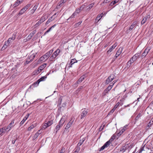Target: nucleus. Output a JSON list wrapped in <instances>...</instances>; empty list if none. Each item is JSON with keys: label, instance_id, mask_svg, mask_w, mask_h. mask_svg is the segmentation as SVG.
I'll return each instance as SVG.
<instances>
[{"label": "nucleus", "instance_id": "7ed1b4c3", "mask_svg": "<svg viewBox=\"0 0 153 153\" xmlns=\"http://www.w3.org/2000/svg\"><path fill=\"white\" fill-rule=\"evenodd\" d=\"M115 138V137L113 136L104 145H103L101 148L99 149V151H101L103 150H104L105 148L107 147H108L110 144L111 143V142L113 141L114 138Z\"/></svg>", "mask_w": 153, "mask_h": 153}, {"label": "nucleus", "instance_id": "4be33fe9", "mask_svg": "<svg viewBox=\"0 0 153 153\" xmlns=\"http://www.w3.org/2000/svg\"><path fill=\"white\" fill-rule=\"evenodd\" d=\"M77 61L75 59H73L71 60L70 62V67H72V65L75 62H77Z\"/></svg>", "mask_w": 153, "mask_h": 153}, {"label": "nucleus", "instance_id": "58836bf2", "mask_svg": "<svg viewBox=\"0 0 153 153\" xmlns=\"http://www.w3.org/2000/svg\"><path fill=\"white\" fill-rule=\"evenodd\" d=\"M102 16H101L100 15H98L96 18V20H98V21L102 18Z\"/></svg>", "mask_w": 153, "mask_h": 153}, {"label": "nucleus", "instance_id": "dca6fc26", "mask_svg": "<svg viewBox=\"0 0 153 153\" xmlns=\"http://www.w3.org/2000/svg\"><path fill=\"white\" fill-rule=\"evenodd\" d=\"M114 84H111L105 90V91H106V92H107L108 91H110L112 88Z\"/></svg>", "mask_w": 153, "mask_h": 153}, {"label": "nucleus", "instance_id": "603ef678", "mask_svg": "<svg viewBox=\"0 0 153 153\" xmlns=\"http://www.w3.org/2000/svg\"><path fill=\"white\" fill-rule=\"evenodd\" d=\"M111 0H104L103 1V3H107L108 2H109Z\"/></svg>", "mask_w": 153, "mask_h": 153}, {"label": "nucleus", "instance_id": "69168bd1", "mask_svg": "<svg viewBox=\"0 0 153 153\" xmlns=\"http://www.w3.org/2000/svg\"><path fill=\"white\" fill-rule=\"evenodd\" d=\"M117 81V80H114L113 82L111 83V84H114V85L115 83Z\"/></svg>", "mask_w": 153, "mask_h": 153}, {"label": "nucleus", "instance_id": "e2e57ef3", "mask_svg": "<svg viewBox=\"0 0 153 153\" xmlns=\"http://www.w3.org/2000/svg\"><path fill=\"white\" fill-rule=\"evenodd\" d=\"M117 44L116 43L114 44L112 46H113V48H115L117 46Z\"/></svg>", "mask_w": 153, "mask_h": 153}, {"label": "nucleus", "instance_id": "a19ab883", "mask_svg": "<svg viewBox=\"0 0 153 153\" xmlns=\"http://www.w3.org/2000/svg\"><path fill=\"white\" fill-rule=\"evenodd\" d=\"M65 149L63 148L60 150L59 153H64L65 152Z\"/></svg>", "mask_w": 153, "mask_h": 153}, {"label": "nucleus", "instance_id": "ea45409f", "mask_svg": "<svg viewBox=\"0 0 153 153\" xmlns=\"http://www.w3.org/2000/svg\"><path fill=\"white\" fill-rule=\"evenodd\" d=\"M80 11H81V9H77L74 12H75V13H79L80 12Z\"/></svg>", "mask_w": 153, "mask_h": 153}, {"label": "nucleus", "instance_id": "e433bc0d", "mask_svg": "<svg viewBox=\"0 0 153 153\" xmlns=\"http://www.w3.org/2000/svg\"><path fill=\"white\" fill-rule=\"evenodd\" d=\"M82 22V21L79 22L78 23L75 24V25H74L75 27H78L81 24Z\"/></svg>", "mask_w": 153, "mask_h": 153}, {"label": "nucleus", "instance_id": "bf43d9fd", "mask_svg": "<svg viewBox=\"0 0 153 153\" xmlns=\"http://www.w3.org/2000/svg\"><path fill=\"white\" fill-rule=\"evenodd\" d=\"M116 108L114 107V108L111 111V112L113 113L114 111L116 110Z\"/></svg>", "mask_w": 153, "mask_h": 153}, {"label": "nucleus", "instance_id": "4d7b16f0", "mask_svg": "<svg viewBox=\"0 0 153 153\" xmlns=\"http://www.w3.org/2000/svg\"><path fill=\"white\" fill-rule=\"evenodd\" d=\"M147 54L146 53L143 52L142 53V56H145Z\"/></svg>", "mask_w": 153, "mask_h": 153}, {"label": "nucleus", "instance_id": "680f3d73", "mask_svg": "<svg viewBox=\"0 0 153 153\" xmlns=\"http://www.w3.org/2000/svg\"><path fill=\"white\" fill-rule=\"evenodd\" d=\"M143 150V148L142 147L140 149V150L139 153H141Z\"/></svg>", "mask_w": 153, "mask_h": 153}, {"label": "nucleus", "instance_id": "7c9ffc66", "mask_svg": "<svg viewBox=\"0 0 153 153\" xmlns=\"http://www.w3.org/2000/svg\"><path fill=\"white\" fill-rule=\"evenodd\" d=\"M37 7V6L35 5L34 6V7L33 8V9L31 10V12L33 13L35 10L36 9Z\"/></svg>", "mask_w": 153, "mask_h": 153}, {"label": "nucleus", "instance_id": "c85d7f7f", "mask_svg": "<svg viewBox=\"0 0 153 153\" xmlns=\"http://www.w3.org/2000/svg\"><path fill=\"white\" fill-rule=\"evenodd\" d=\"M41 134V132H37L34 135V138H35L36 139V138H37L38 136H39V135L40 134Z\"/></svg>", "mask_w": 153, "mask_h": 153}, {"label": "nucleus", "instance_id": "a878e982", "mask_svg": "<svg viewBox=\"0 0 153 153\" xmlns=\"http://www.w3.org/2000/svg\"><path fill=\"white\" fill-rule=\"evenodd\" d=\"M53 120H51V121H49L47 123H45L46 125L48 126V127H49L53 123Z\"/></svg>", "mask_w": 153, "mask_h": 153}, {"label": "nucleus", "instance_id": "5701e85b", "mask_svg": "<svg viewBox=\"0 0 153 153\" xmlns=\"http://www.w3.org/2000/svg\"><path fill=\"white\" fill-rule=\"evenodd\" d=\"M47 76H46L42 77L38 80V82H40L41 81H44L45 79L47 78Z\"/></svg>", "mask_w": 153, "mask_h": 153}, {"label": "nucleus", "instance_id": "ddd939ff", "mask_svg": "<svg viewBox=\"0 0 153 153\" xmlns=\"http://www.w3.org/2000/svg\"><path fill=\"white\" fill-rule=\"evenodd\" d=\"M150 17V16L149 15L147 16L143 19L141 21V24H144L146 22L147 20L149 19Z\"/></svg>", "mask_w": 153, "mask_h": 153}, {"label": "nucleus", "instance_id": "338daca9", "mask_svg": "<svg viewBox=\"0 0 153 153\" xmlns=\"http://www.w3.org/2000/svg\"><path fill=\"white\" fill-rule=\"evenodd\" d=\"M128 126L127 125H125L123 128H124V129H126V127H127Z\"/></svg>", "mask_w": 153, "mask_h": 153}, {"label": "nucleus", "instance_id": "6e6d98bb", "mask_svg": "<svg viewBox=\"0 0 153 153\" xmlns=\"http://www.w3.org/2000/svg\"><path fill=\"white\" fill-rule=\"evenodd\" d=\"M18 5H19V4L18 3V1H16L14 5V7H15L18 6Z\"/></svg>", "mask_w": 153, "mask_h": 153}, {"label": "nucleus", "instance_id": "bb28decb", "mask_svg": "<svg viewBox=\"0 0 153 153\" xmlns=\"http://www.w3.org/2000/svg\"><path fill=\"white\" fill-rule=\"evenodd\" d=\"M126 146H124L120 149V152H124L126 150Z\"/></svg>", "mask_w": 153, "mask_h": 153}, {"label": "nucleus", "instance_id": "052dcab7", "mask_svg": "<svg viewBox=\"0 0 153 153\" xmlns=\"http://www.w3.org/2000/svg\"><path fill=\"white\" fill-rule=\"evenodd\" d=\"M23 0H18L16 1H18L19 4L21 3Z\"/></svg>", "mask_w": 153, "mask_h": 153}, {"label": "nucleus", "instance_id": "f704fd0d", "mask_svg": "<svg viewBox=\"0 0 153 153\" xmlns=\"http://www.w3.org/2000/svg\"><path fill=\"white\" fill-rule=\"evenodd\" d=\"M126 130V128L124 129V128H123L119 132V134H120V135L121 134L124 132L125 131V130Z\"/></svg>", "mask_w": 153, "mask_h": 153}, {"label": "nucleus", "instance_id": "f03ea898", "mask_svg": "<svg viewBox=\"0 0 153 153\" xmlns=\"http://www.w3.org/2000/svg\"><path fill=\"white\" fill-rule=\"evenodd\" d=\"M140 56L139 53H136L131 59L130 60L128 61L127 64L128 66L130 67L131 63H133Z\"/></svg>", "mask_w": 153, "mask_h": 153}, {"label": "nucleus", "instance_id": "9d476101", "mask_svg": "<svg viewBox=\"0 0 153 153\" xmlns=\"http://www.w3.org/2000/svg\"><path fill=\"white\" fill-rule=\"evenodd\" d=\"M10 130L9 127L8 126L6 128H2L0 129V135L4 132H7Z\"/></svg>", "mask_w": 153, "mask_h": 153}, {"label": "nucleus", "instance_id": "13d9d810", "mask_svg": "<svg viewBox=\"0 0 153 153\" xmlns=\"http://www.w3.org/2000/svg\"><path fill=\"white\" fill-rule=\"evenodd\" d=\"M153 124V123H152L151 122V121L149 123V124H148V127H150V126L151 125H152Z\"/></svg>", "mask_w": 153, "mask_h": 153}, {"label": "nucleus", "instance_id": "1a4fd4ad", "mask_svg": "<svg viewBox=\"0 0 153 153\" xmlns=\"http://www.w3.org/2000/svg\"><path fill=\"white\" fill-rule=\"evenodd\" d=\"M66 117H67L65 115L63 116L62 117L59 123L60 124V125L61 126L63 125L66 119Z\"/></svg>", "mask_w": 153, "mask_h": 153}, {"label": "nucleus", "instance_id": "20e7f679", "mask_svg": "<svg viewBox=\"0 0 153 153\" xmlns=\"http://www.w3.org/2000/svg\"><path fill=\"white\" fill-rule=\"evenodd\" d=\"M60 52V49H57L52 54L51 56L50 57L49 59L51 61L52 59H55L57 56H58Z\"/></svg>", "mask_w": 153, "mask_h": 153}, {"label": "nucleus", "instance_id": "393cba45", "mask_svg": "<svg viewBox=\"0 0 153 153\" xmlns=\"http://www.w3.org/2000/svg\"><path fill=\"white\" fill-rule=\"evenodd\" d=\"M85 140V139L84 138L80 140L79 143L77 144V146H81Z\"/></svg>", "mask_w": 153, "mask_h": 153}, {"label": "nucleus", "instance_id": "5fc2aeb1", "mask_svg": "<svg viewBox=\"0 0 153 153\" xmlns=\"http://www.w3.org/2000/svg\"><path fill=\"white\" fill-rule=\"evenodd\" d=\"M118 1V0H115L114 1H112L113 2V5H114L116 3H117Z\"/></svg>", "mask_w": 153, "mask_h": 153}, {"label": "nucleus", "instance_id": "4c0bfd02", "mask_svg": "<svg viewBox=\"0 0 153 153\" xmlns=\"http://www.w3.org/2000/svg\"><path fill=\"white\" fill-rule=\"evenodd\" d=\"M76 15V14L75 13V12H74L72 15L71 16L69 19H67V20H68L70 18H73Z\"/></svg>", "mask_w": 153, "mask_h": 153}, {"label": "nucleus", "instance_id": "6ab92c4d", "mask_svg": "<svg viewBox=\"0 0 153 153\" xmlns=\"http://www.w3.org/2000/svg\"><path fill=\"white\" fill-rule=\"evenodd\" d=\"M36 124H32L30 127L28 128V131H31V129H33L36 126Z\"/></svg>", "mask_w": 153, "mask_h": 153}, {"label": "nucleus", "instance_id": "cd10ccee", "mask_svg": "<svg viewBox=\"0 0 153 153\" xmlns=\"http://www.w3.org/2000/svg\"><path fill=\"white\" fill-rule=\"evenodd\" d=\"M42 23L40 22L39 21L37 23H36V24L34 25V28H35L39 25Z\"/></svg>", "mask_w": 153, "mask_h": 153}, {"label": "nucleus", "instance_id": "2f4dec72", "mask_svg": "<svg viewBox=\"0 0 153 153\" xmlns=\"http://www.w3.org/2000/svg\"><path fill=\"white\" fill-rule=\"evenodd\" d=\"M113 46H111L110 48L108 50V51H107V53H109L111 52L113 49H114V48L113 47Z\"/></svg>", "mask_w": 153, "mask_h": 153}, {"label": "nucleus", "instance_id": "0eeeda50", "mask_svg": "<svg viewBox=\"0 0 153 153\" xmlns=\"http://www.w3.org/2000/svg\"><path fill=\"white\" fill-rule=\"evenodd\" d=\"M33 51H32L31 52V54L30 56H29L28 57V60H30V61L27 60V62H28L29 63L30 62L32 61L34 57H35L36 55V53H32Z\"/></svg>", "mask_w": 153, "mask_h": 153}, {"label": "nucleus", "instance_id": "79ce46f5", "mask_svg": "<svg viewBox=\"0 0 153 153\" xmlns=\"http://www.w3.org/2000/svg\"><path fill=\"white\" fill-rule=\"evenodd\" d=\"M141 116V115L140 114H139L135 118V120H137L139 119V118H140V117Z\"/></svg>", "mask_w": 153, "mask_h": 153}, {"label": "nucleus", "instance_id": "2eb2a0df", "mask_svg": "<svg viewBox=\"0 0 153 153\" xmlns=\"http://www.w3.org/2000/svg\"><path fill=\"white\" fill-rule=\"evenodd\" d=\"M29 116V114H27L23 118V120L21 121L20 124L22 125L24 123L25 120L27 119Z\"/></svg>", "mask_w": 153, "mask_h": 153}, {"label": "nucleus", "instance_id": "412c9836", "mask_svg": "<svg viewBox=\"0 0 153 153\" xmlns=\"http://www.w3.org/2000/svg\"><path fill=\"white\" fill-rule=\"evenodd\" d=\"M67 0H61L58 3V5L59 6H62L65 3Z\"/></svg>", "mask_w": 153, "mask_h": 153}, {"label": "nucleus", "instance_id": "6e6552de", "mask_svg": "<svg viewBox=\"0 0 153 153\" xmlns=\"http://www.w3.org/2000/svg\"><path fill=\"white\" fill-rule=\"evenodd\" d=\"M74 120L75 119L74 117L71 118V120L67 124V125L65 127V129H68L71 126V125L73 123Z\"/></svg>", "mask_w": 153, "mask_h": 153}, {"label": "nucleus", "instance_id": "39448f33", "mask_svg": "<svg viewBox=\"0 0 153 153\" xmlns=\"http://www.w3.org/2000/svg\"><path fill=\"white\" fill-rule=\"evenodd\" d=\"M46 64L44 63L39 67L37 71H36V74H38L41 71L44 69L46 66Z\"/></svg>", "mask_w": 153, "mask_h": 153}, {"label": "nucleus", "instance_id": "0e129e2a", "mask_svg": "<svg viewBox=\"0 0 153 153\" xmlns=\"http://www.w3.org/2000/svg\"><path fill=\"white\" fill-rule=\"evenodd\" d=\"M85 7V6H81V7H80L79 8V9H81V10H82V9H83Z\"/></svg>", "mask_w": 153, "mask_h": 153}, {"label": "nucleus", "instance_id": "37998d69", "mask_svg": "<svg viewBox=\"0 0 153 153\" xmlns=\"http://www.w3.org/2000/svg\"><path fill=\"white\" fill-rule=\"evenodd\" d=\"M120 104V103L119 102H117L114 107L116 109L119 106Z\"/></svg>", "mask_w": 153, "mask_h": 153}, {"label": "nucleus", "instance_id": "a18cd8bd", "mask_svg": "<svg viewBox=\"0 0 153 153\" xmlns=\"http://www.w3.org/2000/svg\"><path fill=\"white\" fill-rule=\"evenodd\" d=\"M48 127L47 125H46V123H45L43 126L42 128L45 129Z\"/></svg>", "mask_w": 153, "mask_h": 153}, {"label": "nucleus", "instance_id": "f257e3e1", "mask_svg": "<svg viewBox=\"0 0 153 153\" xmlns=\"http://www.w3.org/2000/svg\"><path fill=\"white\" fill-rule=\"evenodd\" d=\"M53 51V50H51L49 51L46 53L45 54L41 57L39 60L40 61H45L48 59L52 53Z\"/></svg>", "mask_w": 153, "mask_h": 153}, {"label": "nucleus", "instance_id": "09e8293b", "mask_svg": "<svg viewBox=\"0 0 153 153\" xmlns=\"http://www.w3.org/2000/svg\"><path fill=\"white\" fill-rule=\"evenodd\" d=\"M52 21L51 19H49L46 23V24H48Z\"/></svg>", "mask_w": 153, "mask_h": 153}, {"label": "nucleus", "instance_id": "de8ad7c7", "mask_svg": "<svg viewBox=\"0 0 153 153\" xmlns=\"http://www.w3.org/2000/svg\"><path fill=\"white\" fill-rule=\"evenodd\" d=\"M15 36H16V34H13L12 37L11 38V39L13 40H14L15 39Z\"/></svg>", "mask_w": 153, "mask_h": 153}, {"label": "nucleus", "instance_id": "774afa93", "mask_svg": "<svg viewBox=\"0 0 153 153\" xmlns=\"http://www.w3.org/2000/svg\"><path fill=\"white\" fill-rule=\"evenodd\" d=\"M56 26V25H53L51 27V28L52 29V28H54Z\"/></svg>", "mask_w": 153, "mask_h": 153}, {"label": "nucleus", "instance_id": "72a5a7b5", "mask_svg": "<svg viewBox=\"0 0 153 153\" xmlns=\"http://www.w3.org/2000/svg\"><path fill=\"white\" fill-rule=\"evenodd\" d=\"M30 4H28L23 8L25 11L30 7Z\"/></svg>", "mask_w": 153, "mask_h": 153}, {"label": "nucleus", "instance_id": "f8f14e48", "mask_svg": "<svg viewBox=\"0 0 153 153\" xmlns=\"http://www.w3.org/2000/svg\"><path fill=\"white\" fill-rule=\"evenodd\" d=\"M88 113L87 110H84L81 114V119H82L85 117L87 114Z\"/></svg>", "mask_w": 153, "mask_h": 153}, {"label": "nucleus", "instance_id": "b1692460", "mask_svg": "<svg viewBox=\"0 0 153 153\" xmlns=\"http://www.w3.org/2000/svg\"><path fill=\"white\" fill-rule=\"evenodd\" d=\"M62 126L60 125V124L59 123V124L57 125L55 128V130H56V133L57 131L59 130L61 127H62Z\"/></svg>", "mask_w": 153, "mask_h": 153}, {"label": "nucleus", "instance_id": "8fccbe9b", "mask_svg": "<svg viewBox=\"0 0 153 153\" xmlns=\"http://www.w3.org/2000/svg\"><path fill=\"white\" fill-rule=\"evenodd\" d=\"M51 28L50 27L48 30L44 34L45 35L46 33L49 32L51 29Z\"/></svg>", "mask_w": 153, "mask_h": 153}, {"label": "nucleus", "instance_id": "c756f323", "mask_svg": "<svg viewBox=\"0 0 153 153\" xmlns=\"http://www.w3.org/2000/svg\"><path fill=\"white\" fill-rule=\"evenodd\" d=\"M26 11L25 10H24V9H23V8L21 9L19 13V14L20 15H22V14Z\"/></svg>", "mask_w": 153, "mask_h": 153}, {"label": "nucleus", "instance_id": "c03bdc74", "mask_svg": "<svg viewBox=\"0 0 153 153\" xmlns=\"http://www.w3.org/2000/svg\"><path fill=\"white\" fill-rule=\"evenodd\" d=\"M14 120H12L11 121V123H10V126H11L12 127L14 125H13L14 123Z\"/></svg>", "mask_w": 153, "mask_h": 153}, {"label": "nucleus", "instance_id": "864d4df0", "mask_svg": "<svg viewBox=\"0 0 153 153\" xmlns=\"http://www.w3.org/2000/svg\"><path fill=\"white\" fill-rule=\"evenodd\" d=\"M149 50V49H146L145 50V51H144V52H145V53H146H146L148 54Z\"/></svg>", "mask_w": 153, "mask_h": 153}, {"label": "nucleus", "instance_id": "473e14b6", "mask_svg": "<svg viewBox=\"0 0 153 153\" xmlns=\"http://www.w3.org/2000/svg\"><path fill=\"white\" fill-rule=\"evenodd\" d=\"M80 150V148L79 147H77L76 150L74 152V153H78Z\"/></svg>", "mask_w": 153, "mask_h": 153}, {"label": "nucleus", "instance_id": "9b49d317", "mask_svg": "<svg viewBox=\"0 0 153 153\" xmlns=\"http://www.w3.org/2000/svg\"><path fill=\"white\" fill-rule=\"evenodd\" d=\"M123 50V48L122 47H120V48L117 51L115 57L116 58L121 53H122V51Z\"/></svg>", "mask_w": 153, "mask_h": 153}, {"label": "nucleus", "instance_id": "a211bd4d", "mask_svg": "<svg viewBox=\"0 0 153 153\" xmlns=\"http://www.w3.org/2000/svg\"><path fill=\"white\" fill-rule=\"evenodd\" d=\"M137 23L136 22H134L130 26L129 28V30H131L135 26Z\"/></svg>", "mask_w": 153, "mask_h": 153}, {"label": "nucleus", "instance_id": "49530a36", "mask_svg": "<svg viewBox=\"0 0 153 153\" xmlns=\"http://www.w3.org/2000/svg\"><path fill=\"white\" fill-rule=\"evenodd\" d=\"M7 47V46H6V45H4V46H3V47H2V48L1 49V51H3L4 50V49H5Z\"/></svg>", "mask_w": 153, "mask_h": 153}, {"label": "nucleus", "instance_id": "f3484780", "mask_svg": "<svg viewBox=\"0 0 153 153\" xmlns=\"http://www.w3.org/2000/svg\"><path fill=\"white\" fill-rule=\"evenodd\" d=\"M85 76L83 75L81 76L77 81V83H79L81 82L85 77Z\"/></svg>", "mask_w": 153, "mask_h": 153}, {"label": "nucleus", "instance_id": "aec40b11", "mask_svg": "<svg viewBox=\"0 0 153 153\" xmlns=\"http://www.w3.org/2000/svg\"><path fill=\"white\" fill-rule=\"evenodd\" d=\"M94 4V3H93L88 5L87 7V9H86L87 10H89L90 9H91L93 6Z\"/></svg>", "mask_w": 153, "mask_h": 153}, {"label": "nucleus", "instance_id": "423d86ee", "mask_svg": "<svg viewBox=\"0 0 153 153\" xmlns=\"http://www.w3.org/2000/svg\"><path fill=\"white\" fill-rule=\"evenodd\" d=\"M114 78V74L111 75L105 80V83L106 84H108L110 82L112 81Z\"/></svg>", "mask_w": 153, "mask_h": 153}, {"label": "nucleus", "instance_id": "4468645a", "mask_svg": "<svg viewBox=\"0 0 153 153\" xmlns=\"http://www.w3.org/2000/svg\"><path fill=\"white\" fill-rule=\"evenodd\" d=\"M36 32V30L33 31L27 37V39L29 40L31 39L32 37L34 35Z\"/></svg>", "mask_w": 153, "mask_h": 153}, {"label": "nucleus", "instance_id": "c9c22d12", "mask_svg": "<svg viewBox=\"0 0 153 153\" xmlns=\"http://www.w3.org/2000/svg\"><path fill=\"white\" fill-rule=\"evenodd\" d=\"M45 18L44 17V16H42L41 17L39 21L41 23H42L45 21Z\"/></svg>", "mask_w": 153, "mask_h": 153}, {"label": "nucleus", "instance_id": "3c124183", "mask_svg": "<svg viewBox=\"0 0 153 153\" xmlns=\"http://www.w3.org/2000/svg\"><path fill=\"white\" fill-rule=\"evenodd\" d=\"M9 39H8V40H7V43H6L4 45H6V46L7 47V46H8L9 45Z\"/></svg>", "mask_w": 153, "mask_h": 153}]
</instances>
